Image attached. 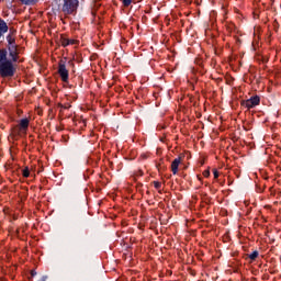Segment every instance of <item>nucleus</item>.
<instances>
[{
  "instance_id": "26",
  "label": "nucleus",
  "mask_w": 281,
  "mask_h": 281,
  "mask_svg": "<svg viewBox=\"0 0 281 281\" xmlns=\"http://www.w3.org/2000/svg\"><path fill=\"white\" fill-rule=\"evenodd\" d=\"M69 45H76L75 40H69Z\"/></svg>"
},
{
  "instance_id": "8",
  "label": "nucleus",
  "mask_w": 281,
  "mask_h": 281,
  "mask_svg": "<svg viewBox=\"0 0 281 281\" xmlns=\"http://www.w3.org/2000/svg\"><path fill=\"white\" fill-rule=\"evenodd\" d=\"M8 32V23L5 21L0 20V38Z\"/></svg>"
},
{
  "instance_id": "6",
  "label": "nucleus",
  "mask_w": 281,
  "mask_h": 281,
  "mask_svg": "<svg viewBox=\"0 0 281 281\" xmlns=\"http://www.w3.org/2000/svg\"><path fill=\"white\" fill-rule=\"evenodd\" d=\"M260 104V97L255 95L246 100V106H258Z\"/></svg>"
},
{
  "instance_id": "19",
  "label": "nucleus",
  "mask_w": 281,
  "mask_h": 281,
  "mask_svg": "<svg viewBox=\"0 0 281 281\" xmlns=\"http://www.w3.org/2000/svg\"><path fill=\"white\" fill-rule=\"evenodd\" d=\"M132 1H133V0H123V5H124L125 8H128V5H131Z\"/></svg>"
},
{
  "instance_id": "23",
  "label": "nucleus",
  "mask_w": 281,
  "mask_h": 281,
  "mask_svg": "<svg viewBox=\"0 0 281 281\" xmlns=\"http://www.w3.org/2000/svg\"><path fill=\"white\" fill-rule=\"evenodd\" d=\"M157 168H158V172H161V170H166V167H161V165H158Z\"/></svg>"
},
{
  "instance_id": "12",
  "label": "nucleus",
  "mask_w": 281,
  "mask_h": 281,
  "mask_svg": "<svg viewBox=\"0 0 281 281\" xmlns=\"http://www.w3.org/2000/svg\"><path fill=\"white\" fill-rule=\"evenodd\" d=\"M260 256V252H258V250L252 251L251 254L247 255V258H249L250 260H256L258 257Z\"/></svg>"
},
{
  "instance_id": "22",
  "label": "nucleus",
  "mask_w": 281,
  "mask_h": 281,
  "mask_svg": "<svg viewBox=\"0 0 281 281\" xmlns=\"http://www.w3.org/2000/svg\"><path fill=\"white\" fill-rule=\"evenodd\" d=\"M48 113H49V115H52V117H54L56 111L54 110V108H49Z\"/></svg>"
},
{
  "instance_id": "18",
  "label": "nucleus",
  "mask_w": 281,
  "mask_h": 281,
  "mask_svg": "<svg viewBox=\"0 0 281 281\" xmlns=\"http://www.w3.org/2000/svg\"><path fill=\"white\" fill-rule=\"evenodd\" d=\"M202 175H203V177H204L205 179H209V177H210V169L204 170V171L202 172Z\"/></svg>"
},
{
  "instance_id": "25",
  "label": "nucleus",
  "mask_w": 281,
  "mask_h": 281,
  "mask_svg": "<svg viewBox=\"0 0 281 281\" xmlns=\"http://www.w3.org/2000/svg\"><path fill=\"white\" fill-rule=\"evenodd\" d=\"M36 276V270H31V278H34Z\"/></svg>"
},
{
  "instance_id": "5",
  "label": "nucleus",
  "mask_w": 281,
  "mask_h": 281,
  "mask_svg": "<svg viewBox=\"0 0 281 281\" xmlns=\"http://www.w3.org/2000/svg\"><path fill=\"white\" fill-rule=\"evenodd\" d=\"M59 116L63 120H67L69 117H74V111L71 110L70 106H61L59 110Z\"/></svg>"
},
{
  "instance_id": "24",
  "label": "nucleus",
  "mask_w": 281,
  "mask_h": 281,
  "mask_svg": "<svg viewBox=\"0 0 281 281\" xmlns=\"http://www.w3.org/2000/svg\"><path fill=\"white\" fill-rule=\"evenodd\" d=\"M198 180L200 181L201 186H203V178L200 175L196 176Z\"/></svg>"
},
{
  "instance_id": "11",
  "label": "nucleus",
  "mask_w": 281,
  "mask_h": 281,
  "mask_svg": "<svg viewBox=\"0 0 281 281\" xmlns=\"http://www.w3.org/2000/svg\"><path fill=\"white\" fill-rule=\"evenodd\" d=\"M181 113H183V115H188V108H186V106L178 108L177 114L179 117H181Z\"/></svg>"
},
{
  "instance_id": "21",
  "label": "nucleus",
  "mask_w": 281,
  "mask_h": 281,
  "mask_svg": "<svg viewBox=\"0 0 281 281\" xmlns=\"http://www.w3.org/2000/svg\"><path fill=\"white\" fill-rule=\"evenodd\" d=\"M136 177H144V171L139 169L138 171L135 172Z\"/></svg>"
},
{
  "instance_id": "4",
  "label": "nucleus",
  "mask_w": 281,
  "mask_h": 281,
  "mask_svg": "<svg viewBox=\"0 0 281 281\" xmlns=\"http://www.w3.org/2000/svg\"><path fill=\"white\" fill-rule=\"evenodd\" d=\"M184 159H186V154H179V156L172 160L170 166L172 175H179V166H181V162Z\"/></svg>"
},
{
  "instance_id": "20",
  "label": "nucleus",
  "mask_w": 281,
  "mask_h": 281,
  "mask_svg": "<svg viewBox=\"0 0 281 281\" xmlns=\"http://www.w3.org/2000/svg\"><path fill=\"white\" fill-rule=\"evenodd\" d=\"M35 111H36L37 115H43V108L37 106V108H35Z\"/></svg>"
},
{
  "instance_id": "9",
  "label": "nucleus",
  "mask_w": 281,
  "mask_h": 281,
  "mask_svg": "<svg viewBox=\"0 0 281 281\" xmlns=\"http://www.w3.org/2000/svg\"><path fill=\"white\" fill-rule=\"evenodd\" d=\"M7 41H8V47H12V46L19 47V44H16V40L14 38V36L8 35Z\"/></svg>"
},
{
  "instance_id": "28",
  "label": "nucleus",
  "mask_w": 281,
  "mask_h": 281,
  "mask_svg": "<svg viewBox=\"0 0 281 281\" xmlns=\"http://www.w3.org/2000/svg\"><path fill=\"white\" fill-rule=\"evenodd\" d=\"M21 113H23V110L18 109V115H21Z\"/></svg>"
},
{
  "instance_id": "3",
  "label": "nucleus",
  "mask_w": 281,
  "mask_h": 281,
  "mask_svg": "<svg viewBox=\"0 0 281 281\" xmlns=\"http://www.w3.org/2000/svg\"><path fill=\"white\" fill-rule=\"evenodd\" d=\"M58 74H59L63 82L69 81V70H67V66L65 65V61H63V60H60L58 64Z\"/></svg>"
},
{
  "instance_id": "16",
  "label": "nucleus",
  "mask_w": 281,
  "mask_h": 281,
  "mask_svg": "<svg viewBox=\"0 0 281 281\" xmlns=\"http://www.w3.org/2000/svg\"><path fill=\"white\" fill-rule=\"evenodd\" d=\"M100 5H102V3H100V0H94L93 10H98Z\"/></svg>"
},
{
  "instance_id": "30",
  "label": "nucleus",
  "mask_w": 281,
  "mask_h": 281,
  "mask_svg": "<svg viewBox=\"0 0 281 281\" xmlns=\"http://www.w3.org/2000/svg\"><path fill=\"white\" fill-rule=\"evenodd\" d=\"M207 186H209V184H207V182H206V183H205V187L207 188Z\"/></svg>"
},
{
  "instance_id": "7",
  "label": "nucleus",
  "mask_w": 281,
  "mask_h": 281,
  "mask_svg": "<svg viewBox=\"0 0 281 281\" xmlns=\"http://www.w3.org/2000/svg\"><path fill=\"white\" fill-rule=\"evenodd\" d=\"M27 128H30V119H22L20 121V131H27Z\"/></svg>"
},
{
  "instance_id": "14",
  "label": "nucleus",
  "mask_w": 281,
  "mask_h": 281,
  "mask_svg": "<svg viewBox=\"0 0 281 281\" xmlns=\"http://www.w3.org/2000/svg\"><path fill=\"white\" fill-rule=\"evenodd\" d=\"M22 177H24V179H27L30 177V168L29 167H25L22 170Z\"/></svg>"
},
{
  "instance_id": "13",
  "label": "nucleus",
  "mask_w": 281,
  "mask_h": 281,
  "mask_svg": "<svg viewBox=\"0 0 281 281\" xmlns=\"http://www.w3.org/2000/svg\"><path fill=\"white\" fill-rule=\"evenodd\" d=\"M154 188L158 190L159 194H161V182L160 181H153L151 182Z\"/></svg>"
},
{
  "instance_id": "17",
  "label": "nucleus",
  "mask_w": 281,
  "mask_h": 281,
  "mask_svg": "<svg viewBox=\"0 0 281 281\" xmlns=\"http://www.w3.org/2000/svg\"><path fill=\"white\" fill-rule=\"evenodd\" d=\"M220 175H221V173L218 172V169L214 168V169H213V176H214V179H215V180L218 179Z\"/></svg>"
},
{
  "instance_id": "2",
  "label": "nucleus",
  "mask_w": 281,
  "mask_h": 281,
  "mask_svg": "<svg viewBox=\"0 0 281 281\" xmlns=\"http://www.w3.org/2000/svg\"><path fill=\"white\" fill-rule=\"evenodd\" d=\"M78 0H64V4L61 7V12L65 16H69L70 14H76L78 12Z\"/></svg>"
},
{
  "instance_id": "15",
  "label": "nucleus",
  "mask_w": 281,
  "mask_h": 281,
  "mask_svg": "<svg viewBox=\"0 0 281 281\" xmlns=\"http://www.w3.org/2000/svg\"><path fill=\"white\" fill-rule=\"evenodd\" d=\"M60 43H61L63 47H67V45H69V38L61 37L60 38Z\"/></svg>"
},
{
  "instance_id": "1",
  "label": "nucleus",
  "mask_w": 281,
  "mask_h": 281,
  "mask_svg": "<svg viewBox=\"0 0 281 281\" xmlns=\"http://www.w3.org/2000/svg\"><path fill=\"white\" fill-rule=\"evenodd\" d=\"M21 46H7L0 49V78H14L16 74V65L25 63V58L21 57Z\"/></svg>"
},
{
  "instance_id": "10",
  "label": "nucleus",
  "mask_w": 281,
  "mask_h": 281,
  "mask_svg": "<svg viewBox=\"0 0 281 281\" xmlns=\"http://www.w3.org/2000/svg\"><path fill=\"white\" fill-rule=\"evenodd\" d=\"M20 2L23 5H36V3H38V0H20Z\"/></svg>"
},
{
  "instance_id": "29",
  "label": "nucleus",
  "mask_w": 281,
  "mask_h": 281,
  "mask_svg": "<svg viewBox=\"0 0 281 281\" xmlns=\"http://www.w3.org/2000/svg\"><path fill=\"white\" fill-rule=\"evenodd\" d=\"M81 111H87V108H81Z\"/></svg>"
},
{
  "instance_id": "27",
  "label": "nucleus",
  "mask_w": 281,
  "mask_h": 281,
  "mask_svg": "<svg viewBox=\"0 0 281 281\" xmlns=\"http://www.w3.org/2000/svg\"><path fill=\"white\" fill-rule=\"evenodd\" d=\"M79 124H83V126H87V121H80Z\"/></svg>"
}]
</instances>
